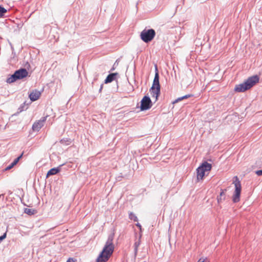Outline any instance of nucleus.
<instances>
[{
  "label": "nucleus",
  "instance_id": "nucleus-9",
  "mask_svg": "<svg viewBox=\"0 0 262 262\" xmlns=\"http://www.w3.org/2000/svg\"><path fill=\"white\" fill-rule=\"evenodd\" d=\"M14 73L18 80L26 77L28 74V71L25 69H20L16 71Z\"/></svg>",
  "mask_w": 262,
  "mask_h": 262
},
{
  "label": "nucleus",
  "instance_id": "nucleus-26",
  "mask_svg": "<svg viewBox=\"0 0 262 262\" xmlns=\"http://www.w3.org/2000/svg\"><path fill=\"white\" fill-rule=\"evenodd\" d=\"M67 262H75V260L72 258H70L68 259Z\"/></svg>",
  "mask_w": 262,
  "mask_h": 262
},
{
  "label": "nucleus",
  "instance_id": "nucleus-15",
  "mask_svg": "<svg viewBox=\"0 0 262 262\" xmlns=\"http://www.w3.org/2000/svg\"><path fill=\"white\" fill-rule=\"evenodd\" d=\"M18 79L14 73L13 74L11 75L9 78H7L6 81L7 83H11L16 81Z\"/></svg>",
  "mask_w": 262,
  "mask_h": 262
},
{
  "label": "nucleus",
  "instance_id": "nucleus-3",
  "mask_svg": "<svg viewBox=\"0 0 262 262\" xmlns=\"http://www.w3.org/2000/svg\"><path fill=\"white\" fill-rule=\"evenodd\" d=\"M234 179H235V180L233 181V183L235 186V191L232 197V200L233 202L237 203L239 202L240 200V195L242 187L241 182L238 180L237 177H234Z\"/></svg>",
  "mask_w": 262,
  "mask_h": 262
},
{
  "label": "nucleus",
  "instance_id": "nucleus-5",
  "mask_svg": "<svg viewBox=\"0 0 262 262\" xmlns=\"http://www.w3.org/2000/svg\"><path fill=\"white\" fill-rule=\"evenodd\" d=\"M156 35V32L152 29L143 30L140 34L141 39L145 42L151 41Z\"/></svg>",
  "mask_w": 262,
  "mask_h": 262
},
{
  "label": "nucleus",
  "instance_id": "nucleus-23",
  "mask_svg": "<svg viewBox=\"0 0 262 262\" xmlns=\"http://www.w3.org/2000/svg\"><path fill=\"white\" fill-rule=\"evenodd\" d=\"M198 262H209V260L207 258H200Z\"/></svg>",
  "mask_w": 262,
  "mask_h": 262
},
{
  "label": "nucleus",
  "instance_id": "nucleus-8",
  "mask_svg": "<svg viewBox=\"0 0 262 262\" xmlns=\"http://www.w3.org/2000/svg\"><path fill=\"white\" fill-rule=\"evenodd\" d=\"M150 92L151 96L152 97H155L156 100H157L160 93V86H156L152 85L151 88H150Z\"/></svg>",
  "mask_w": 262,
  "mask_h": 262
},
{
  "label": "nucleus",
  "instance_id": "nucleus-1",
  "mask_svg": "<svg viewBox=\"0 0 262 262\" xmlns=\"http://www.w3.org/2000/svg\"><path fill=\"white\" fill-rule=\"evenodd\" d=\"M114 235H110L105 245L96 260V262H106L112 255L115 246L113 244Z\"/></svg>",
  "mask_w": 262,
  "mask_h": 262
},
{
  "label": "nucleus",
  "instance_id": "nucleus-7",
  "mask_svg": "<svg viewBox=\"0 0 262 262\" xmlns=\"http://www.w3.org/2000/svg\"><path fill=\"white\" fill-rule=\"evenodd\" d=\"M47 117H42L40 120L34 122L32 125V129L34 131H39V129L43 126V124L46 121Z\"/></svg>",
  "mask_w": 262,
  "mask_h": 262
},
{
  "label": "nucleus",
  "instance_id": "nucleus-22",
  "mask_svg": "<svg viewBox=\"0 0 262 262\" xmlns=\"http://www.w3.org/2000/svg\"><path fill=\"white\" fill-rule=\"evenodd\" d=\"M7 12L5 8L0 6V18L2 17Z\"/></svg>",
  "mask_w": 262,
  "mask_h": 262
},
{
  "label": "nucleus",
  "instance_id": "nucleus-24",
  "mask_svg": "<svg viewBox=\"0 0 262 262\" xmlns=\"http://www.w3.org/2000/svg\"><path fill=\"white\" fill-rule=\"evenodd\" d=\"M6 235H7V233L6 232H5L3 235H2L1 236H0V243L6 237Z\"/></svg>",
  "mask_w": 262,
  "mask_h": 262
},
{
  "label": "nucleus",
  "instance_id": "nucleus-11",
  "mask_svg": "<svg viewBox=\"0 0 262 262\" xmlns=\"http://www.w3.org/2000/svg\"><path fill=\"white\" fill-rule=\"evenodd\" d=\"M157 68H158V67H155L156 74H155V78L154 79L152 85H154L156 86H159L160 85V83H159V74H158V70Z\"/></svg>",
  "mask_w": 262,
  "mask_h": 262
},
{
  "label": "nucleus",
  "instance_id": "nucleus-13",
  "mask_svg": "<svg viewBox=\"0 0 262 262\" xmlns=\"http://www.w3.org/2000/svg\"><path fill=\"white\" fill-rule=\"evenodd\" d=\"M23 153H22L20 156H19L18 157H17V158H16L14 161L11 164H10L8 166H7L6 168H5V170H10L14 166H15V165L17 164V163L18 162V161H19V160L21 158L22 156H23Z\"/></svg>",
  "mask_w": 262,
  "mask_h": 262
},
{
  "label": "nucleus",
  "instance_id": "nucleus-6",
  "mask_svg": "<svg viewBox=\"0 0 262 262\" xmlns=\"http://www.w3.org/2000/svg\"><path fill=\"white\" fill-rule=\"evenodd\" d=\"M151 101L149 97L144 96L141 101V110L142 111L147 110L151 107Z\"/></svg>",
  "mask_w": 262,
  "mask_h": 262
},
{
  "label": "nucleus",
  "instance_id": "nucleus-4",
  "mask_svg": "<svg viewBox=\"0 0 262 262\" xmlns=\"http://www.w3.org/2000/svg\"><path fill=\"white\" fill-rule=\"evenodd\" d=\"M211 164L207 162H204L199 166L197 169V179L198 180L202 179L205 175L206 171H209L211 169Z\"/></svg>",
  "mask_w": 262,
  "mask_h": 262
},
{
  "label": "nucleus",
  "instance_id": "nucleus-27",
  "mask_svg": "<svg viewBox=\"0 0 262 262\" xmlns=\"http://www.w3.org/2000/svg\"><path fill=\"white\" fill-rule=\"evenodd\" d=\"M136 226L139 227V228L140 229V230L141 229V225L139 224V223H137L136 224Z\"/></svg>",
  "mask_w": 262,
  "mask_h": 262
},
{
  "label": "nucleus",
  "instance_id": "nucleus-21",
  "mask_svg": "<svg viewBox=\"0 0 262 262\" xmlns=\"http://www.w3.org/2000/svg\"><path fill=\"white\" fill-rule=\"evenodd\" d=\"M129 218L130 220H133L135 222H138V219L137 217L133 212H130L129 213Z\"/></svg>",
  "mask_w": 262,
  "mask_h": 262
},
{
  "label": "nucleus",
  "instance_id": "nucleus-19",
  "mask_svg": "<svg viewBox=\"0 0 262 262\" xmlns=\"http://www.w3.org/2000/svg\"><path fill=\"white\" fill-rule=\"evenodd\" d=\"M192 96V95H186L183 97H179L178 98V99H177L174 102H173V103H177V102H178L184 99H186V98H189L190 97Z\"/></svg>",
  "mask_w": 262,
  "mask_h": 262
},
{
  "label": "nucleus",
  "instance_id": "nucleus-12",
  "mask_svg": "<svg viewBox=\"0 0 262 262\" xmlns=\"http://www.w3.org/2000/svg\"><path fill=\"white\" fill-rule=\"evenodd\" d=\"M117 73H111L109 74L105 80V83H110L116 79Z\"/></svg>",
  "mask_w": 262,
  "mask_h": 262
},
{
  "label": "nucleus",
  "instance_id": "nucleus-2",
  "mask_svg": "<svg viewBox=\"0 0 262 262\" xmlns=\"http://www.w3.org/2000/svg\"><path fill=\"white\" fill-rule=\"evenodd\" d=\"M259 77L257 75H254L249 77L244 83L236 85L234 88L235 91L237 92H243L254 85L259 81Z\"/></svg>",
  "mask_w": 262,
  "mask_h": 262
},
{
  "label": "nucleus",
  "instance_id": "nucleus-20",
  "mask_svg": "<svg viewBox=\"0 0 262 262\" xmlns=\"http://www.w3.org/2000/svg\"><path fill=\"white\" fill-rule=\"evenodd\" d=\"M24 212L27 214L32 215L34 214L35 210L32 209L26 208L25 209Z\"/></svg>",
  "mask_w": 262,
  "mask_h": 262
},
{
  "label": "nucleus",
  "instance_id": "nucleus-25",
  "mask_svg": "<svg viewBox=\"0 0 262 262\" xmlns=\"http://www.w3.org/2000/svg\"><path fill=\"white\" fill-rule=\"evenodd\" d=\"M256 173L258 176H261L262 175V170H257L256 171Z\"/></svg>",
  "mask_w": 262,
  "mask_h": 262
},
{
  "label": "nucleus",
  "instance_id": "nucleus-16",
  "mask_svg": "<svg viewBox=\"0 0 262 262\" xmlns=\"http://www.w3.org/2000/svg\"><path fill=\"white\" fill-rule=\"evenodd\" d=\"M59 171V169L53 168L51 169L47 173V177H49V176L54 175L57 173Z\"/></svg>",
  "mask_w": 262,
  "mask_h": 262
},
{
  "label": "nucleus",
  "instance_id": "nucleus-17",
  "mask_svg": "<svg viewBox=\"0 0 262 262\" xmlns=\"http://www.w3.org/2000/svg\"><path fill=\"white\" fill-rule=\"evenodd\" d=\"M60 143L63 145H69L71 143V140L69 138H63L60 140Z\"/></svg>",
  "mask_w": 262,
  "mask_h": 262
},
{
  "label": "nucleus",
  "instance_id": "nucleus-10",
  "mask_svg": "<svg viewBox=\"0 0 262 262\" xmlns=\"http://www.w3.org/2000/svg\"><path fill=\"white\" fill-rule=\"evenodd\" d=\"M40 95L41 93L39 91L34 90L29 95V97L32 101H34L39 99Z\"/></svg>",
  "mask_w": 262,
  "mask_h": 262
},
{
  "label": "nucleus",
  "instance_id": "nucleus-14",
  "mask_svg": "<svg viewBox=\"0 0 262 262\" xmlns=\"http://www.w3.org/2000/svg\"><path fill=\"white\" fill-rule=\"evenodd\" d=\"M226 189L222 190L220 195L217 196V200L219 204L222 203L223 201L226 199L225 192Z\"/></svg>",
  "mask_w": 262,
  "mask_h": 262
},
{
  "label": "nucleus",
  "instance_id": "nucleus-28",
  "mask_svg": "<svg viewBox=\"0 0 262 262\" xmlns=\"http://www.w3.org/2000/svg\"><path fill=\"white\" fill-rule=\"evenodd\" d=\"M102 88H103V85H101V87H100V90H99V91H100V92L101 91V90H102Z\"/></svg>",
  "mask_w": 262,
  "mask_h": 262
},
{
  "label": "nucleus",
  "instance_id": "nucleus-18",
  "mask_svg": "<svg viewBox=\"0 0 262 262\" xmlns=\"http://www.w3.org/2000/svg\"><path fill=\"white\" fill-rule=\"evenodd\" d=\"M140 245V239H139L137 241H136L135 242V243H134V252H135V255H136L137 254L138 248V247Z\"/></svg>",
  "mask_w": 262,
  "mask_h": 262
}]
</instances>
